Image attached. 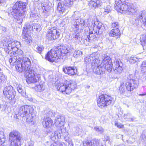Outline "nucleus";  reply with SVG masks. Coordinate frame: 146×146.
I'll use <instances>...</instances> for the list:
<instances>
[{"mask_svg": "<svg viewBox=\"0 0 146 146\" xmlns=\"http://www.w3.org/2000/svg\"><path fill=\"white\" fill-rule=\"evenodd\" d=\"M21 46L20 42L14 41L9 43L7 46L4 48L5 52L8 54L14 52V54L17 58L18 61L16 64V70L19 72L23 71L25 68L31 66V63L30 59L24 56V53L21 50H18Z\"/></svg>", "mask_w": 146, "mask_h": 146, "instance_id": "1", "label": "nucleus"}, {"mask_svg": "<svg viewBox=\"0 0 146 146\" xmlns=\"http://www.w3.org/2000/svg\"><path fill=\"white\" fill-rule=\"evenodd\" d=\"M26 3L21 1H17L13 5L11 13L16 19L19 24L22 23L26 10Z\"/></svg>", "mask_w": 146, "mask_h": 146, "instance_id": "2", "label": "nucleus"}, {"mask_svg": "<svg viewBox=\"0 0 146 146\" xmlns=\"http://www.w3.org/2000/svg\"><path fill=\"white\" fill-rule=\"evenodd\" d=\"M76 85L72 81H67L66 83H59L57 89L64 94H70L76 88Z\"/></svg>", "mask_w": 146, "mask_h": 146, "instance_id": "3", "label": "nucleus"}, {"mask_svg": "<svg viewBox=\"0 0 146 146\" xmlns=\"http://www.w3.org/2000/svg\"><path fill=\"white\" fill-rule=\"evenodd\" d=\"M28 67V68H26L25 69L23 70L25 71V76L27 78L26 79L27 82L30 84L38 82L40 78V75L35 73L33 70V67H31V65L30 66Z\"/></svg>", "mask_w": 146, "mask_h": 146, "instance_id": "4", "label": "nucleus"}, {"mask_svg": "<svg viewBox=\"0 0 146 146\" xmlns=\"http://www.w3.org/2000/svg\"><path fill=\"white\" fill-rule=\"evenodd\" d=\"M33 111V109L31 107L27 105L21 106L19 108L18 114L21 117H26L27 122H31L33 119L31 113Z\"/></svg>", "mask_w": 146, "mask_h": 146, "instance_id": "5", "label": "nucleus"}, {"mask_svg": "<svg viewBox=\"0 0 146 146\" xmlns=\"http://www.w3.org/2000/svg\"><path fill=\"white\" fill-rule=\"evenodd\" d=\"M21 135L18 131L13 130L9 134V139L11 143L10 146H18L21 144Z\"/></svg>", "mask_w": 146, "mask_h": 146, "instance_id": "6", "label": "nucleus"}, {"mask_svg": "<svg viewBox=\"0 0 146 146\" xmlns=\"http://www.w3.org/2000/svg\"><path fill=\"white\" fill-rule=\"evenodd\" d=\"M97 102L98 106L102 108L111 104L113 102V98L110 96L103 94L99 96Z\"/></svg>", "mask_w": 146, "mask_h": 146, "instance_id": "7", "label": "nucleus"}, {"mask_svg": "<svg viewBox=\"0 0 146 146\" xmlns=\"http://www.w3.org/2000/svg\"><path fill=\"white\" fill-rule=\"evenodd\" d=\"M128 0H115L114 8L118 12L125 13L128 12Z\"/></svg>", "mask_w": 146, "mask_h": 146, "instance_id": "8", "label": "nucleus"}, {"mask_svg": "<svg viewBox=\"0 0 146 146\" xmlns=\"http://www.w3.org/2000/svg\"><path fill=\"white\" fill-rule=\"evenodd\" d=\"M54 47L51 49L46 54L45 56V59L50 62H53L56 61L58 58H60L61 56L59 54Z\"/></svg>", "mask_w": 146, "mask_h": 146, "instance_id": "9", "label": "nucleus"}, {"mask_svg": "<svg viewBox=\"0 0 146 146\" xmlns=\"http://www.w3.org/2000/svg\"><path fill=\"white\" fill-rule=\"evenodd\" d=\"M113 64L111 58L108 56H105L101 63V66H102L104 72L106 70L109 72L112 71Z\"/></svg>", "mask_w": 146, "mask_h": 146, "instance_id": "10", "label": "nucleus"}, {"mask_svg": "<svg viewBox=\"0 0 146 146\" xmlns=\"http://www.w3.org/2000/svg\"><path fill=\"white\" fill-rule=\"evenodd\" d=\"M3 93L4 96L10 100L14 99L16 94L15 91L11 86L5 87L3 91Z\"/></svg>", "mask_w": 146, "mask_h": 146, "instance_id": "11", "label": "nucleus"}, {"mask_svg": "<svg viewBox=\"0 0 146 146\" xmlns=\"http://www.w3.org/2000/svg\"><path fill=\"white\" fill-rule=\"evenodd\" d=\"M99 62L98 60H94V62L92 63V68L93 71L96 74H103L105 72L104 70L103 69L102 66H101V64L100 65H98Z\"/></svg>", "mask_w": 146, "mask_h": 146, "instance_id": "12", "label": "nucleus"}, {"mask_svg": "<svg viewBox=\"0 0 146 146\" xmlns=\"http://www.w3.org/2000/svg\"><path fill=\"white\" fill-rule=\"evenodd\" d=\"M64 118L63 116H59L56 117L55 120V124L58 129L61 130L62 133V130H65L64 128Z\"/></svg>", "mask_w": 146, "mask_h": 146, "instance_id": "13", "label": "nucleus"}, {"mask_svg": "<svg viewBox=\"0 0 146 146\" xmlns=\"http://www.w3.org/2000/svg\"><path fill=\"white\" fill-rule=\"evenodd\" d=\"M56 50L58 55L61 56L60 58H62L63 54H65L70 52L69 49L66 46L60 45L57 47H55Z\"/></svg>", "mask_w": 146, "mask_h": 146, "instance_id": "14", "label": "nucleus"}, {"mask_svg": "<svg viewBox=\"0 0 146 146\" xmlns=\"http://www.w3.org/2000/svg\"><path fill=\"white\" fill-rule=\"evenodd\" d=\"M38 3L40 7H42V4L43 9H44L45 11L48 12L52 7V4L47 0H39Z\"/></svg>", "mask_w": 146, "mask_h": 146, "instance_id": "15", "label": "nucleus"}, {"mask_svg": "<svg viewBox=\"0 0 146 146\" xmlns=\"http://www.w3.org/2000/svg\"><path fill=\"white\" fill-rule=\"evenodd\" d=\"M63 71L65 73L69 75L72 76L76 74L77 72V70L74 67L71 66H64L62 68Z\"/></svg>", "mask_w": 146, "mask_h": 146, "instance_id": "16", "label": "nucleus"}, {"mask_svg": "<svg viewBox=\"0 0 146 146\" xmlns=\"http://www.w3.org/2000/svg\"><path fill=\"white\" fill-rule=\"evenodd\" d=\"M102 2L99 0H90L88 1V5L90 8L95 9L101 7Z\"/></svg>", "mask_w": 146, "mask_h": 146, "instance_id": "17", "label": "nucleus"}, {"mask_svg": "<svg viewBox=\"0 0 146 146\" xmlns=\"http://www.w3.org/2000/svg\"><path fill=\"white\" fill-rule=\"evenodd\" d=\"M83 146H101L100 140L94 139L91 141H86L83 143Z\"/></svg>", "mask_w": 146, "mask_h": 146, "instance_id": "18", "label": "nucleus"}, {"mask_svg": "<svg viewBox=\"0 0 146 146\" xmlns=\"http://www.w3.org/2000/svg\"><path fill=\"white\" fill-rule=\"evenodd\" d=\"M42 125L45 128L50 127L53 124V121L48 117L44 118L42 119Z\"/></svg>", "mask_w": 146, "mask_h": 146, "instance_id": "19", "label": "nucleus"}, {"mask_svg": "<svg viewBox=\"0 0 146 146\" xmlns=\"http://www.w3.org/2000/svg\"><path fill=\"white\" fill-rule=\"evenodd\" d=\"M88 19L87 20V23L86 22V21H84L83 19H77L75 22H76V24L74 25L75 28L77 29L79 27V26H80L82 27H86L88 26L89 23H88L89 20Z\"/></svg>", "mask_w": 146, "mask_h": 146, "instance_id": "20", "label": "nucleus"}, {"mask_svg": "<svg viewBox=\"0 0 146 146\" xmlns=\"http://www.w3.org/2000/svg\"><path fill=\"white\" fill-rule=\"evenodd\" d=\"M92 23L93 26V31L94 30L95 28H97L98 30V33L101 34L103 32L104 29V27L101 22L98 21H92Z\"/></svg>", "mask_w": 146, "mask_h": 146, "instance_id": "21", "label": "nucleus"}, {"mask_svg": "<svg viewBox=\"0 0 146 146\" xmlns=\"http://www.w3.org/2000/svg\"><path fill=\"white\" fill-rule=\"evenodd\" d=\"M68 7L64 4L62 1H60L58 4L57 10L60 13H63L66 11L68 12V11L67 10Z\"/></svg>", "mask_w": 146, "mask_h": 146, "instance_id": "22", "label": "nucleus"}, {"mask_svg": "<svg viewBox=\"0 0 146 146\" xmlns=\"http://www.w3.org/2000/svg\"><path fill=\"white\" fill-rule=\"evenodd\" d=\"M52 28L49 30L47 32L46 34V37L48 39L50 40H53L56 39V37H57V35L55 36L54 33H55V31L52 30Z\"/></svg>", "mask_w": 146, "mask_h": 146, "instance_id": "23", "label": "nucleus"}, {"mask_svg": "<svg viewBox=\"0 0 146 146\" xmlns=\"http://www.w3.org/2000/svg\"><path fill=\"white\" fill-rule=\"evenodd\" d=\"M115 69L114 70L115 73L116 74H119L122 72L123 70V68L121 66V64L119 62L116 60L114 62Z\"/></svg>", "mask_w": 146, "mask_h": 146, "instance_id": "24", "label": "nucleus"}, {"mask_svg": "<svg viewBox=\"0 0 146 146\" xmlns=\"http://www.w3.org/2000/svg\"><path fill=\"white\" fill-rule=\"evenodd\" d=\"M96 53H93L92 54H91L90 56H87L86 57L84 58V62L86 64H88L92 60L91 62H93L94 60H98L95 56Z\"/></svg>", "mask_w": 146, "mask_h": 146, "instance_id": "25", "label": "nucleus"}, {"mask_svg": "<svg viewBox=\"0 0 146 146\" xmlns=\"http://www.w3.org/2000/svg\"><path fill=\"white\" fill-rule=\"evenodd\" d=\"M82 39L80 37L78 33H75L73 34L71 36V40L73 42L76 44L79 43L81 42Z\"/></svg>", "mask_w": 146, "mask_h": 146, "instance_id": "26", "label": "nucleus"}, {"mask_svg": "<svg viewBox=\"0 0 146 146\" xmlns=\"http://www.w3.org/2000/svg\"><path fill=\"white\" fill-rule=\"evenodd\" d=\"M128 86H129L130 87V91H131L137 86V84L136 80L133 79H131L128 82Z\"/></svg>", "mask_w": 146, "mask_h": 146, "instance_id": "27", "label": "nucleus"}, {"mask_svg": "<svg viewBox=\"0 0 146 146\" xmlns=\"http://www.w3.org/2000/svg\"><path fill=\"white\" fill-rule=\"evenodd\" d=\"M10 54H11L10 56V57L9 59V61L11 64L16 65V64L17 63L16 62L18 60L16 56H15V55L14 54V52H13V53H11Z\"/></svg>", "mask_w": 146, "mask_h": 146, "instance_id": "28", "label": "nucleus"}, {"mask_svg": "<svg viewBox=\"0 0 146 146\" xmlns=\"http://www.w3.org/2000/svg\"><path fill=\"white\" fill-rule=\"evenodd\" d=\"M110 35L112 36H119L120 35V32L119 29H113L110 32Z\"/></svg>", "mask_w": 146, "mask_h": 146, "instance_id": "29", "label": "nucleus"}, {"mask_svg": "<svg viewBox=\"0 0 146 146\" xmlns=\"http://www.w3.org/2000/svg\"><path fill=\"white\" fill-rule=\"evenodd\" d=\"M45 86L44 82L41 83L39 85H36L34 88L37 91L41 92L45 89Z\"/></svg>", "mask_w": 146, "mask_h": 146, "instance_id": "30", "label": "nucleus"}, {"mask_svg": "<svg viewBox=\"0 0 146 146\" xmlns=\"http://www.w3.org/2000/svg\"><path fill=\"white\" fill-rule=\"evenodd\" d=\"M136 9H135L133 4H130L128 6V15H133L135 12Z\"/></svg>", "mask_w": 146, "mask_h": 146, "instance_id": "31", "label": "nucleus"}, {"mask_svg": "<svg viewBox=\"0 0 146 146\" xmlns=\"http://www.w3.org/2000/svg\"><path fill=\"white\" fill-rule=\"evenodd\" d=\"M74 0H64L62 1L64 4L67 7H70L73 4V1Z\"/></svg>", "mask_w": 146, "mask_h": 146, "instance_id": "32", "label": "nucleus"}, {"mask_svg": "<svg viewBox=\"0 0 146 146\" xmlns=\"http://www.w3.org/2000/svg\"><path fill=\"white\" fill-rule=\"evenodd\" d=\"M22 40L23 41L27 42V43H30L31 40L30 36L27 35L23 34L22 36Z\"/></svg>", "mask_w": 146, "mask_h": 146, "instance_id": "33", "label": "nucleus"}, {"mask_svg": "<svg viewBox=\"0 0 146 146\" xmlns=\"http://www.w3.org/2000/svg\"><path fill=\"white\" fill-rule=\"evenodd\" d=\"M5 141L4 133L3 131L0 130V146Z\"/></svg>", "mask_w": 146, "mask_h": 146, "instance_id": "34", "label": "nucleus"}, {"mask_svg": "<svg viewBox=\"0 0 146 146\" xmlns=\"http://www.w3.org/2000/svg\"><path fill=\"white\" fill-rule=\"evenodd\" d=\"M94 130L96 132L100 134H102L104 131L103 128L100 126L95 127L94 128Z\"/></svg>", "mask_w": 146, "mask_h": 146, "instance_id": "35", "label": "nucleus"}, {"mask_svg": "<svg viewBox=\"0 0 146 146\" xmlns=\"http://www.w3.org/2000/svg\"><path fill=\"white\" fill-rule=\"evenodd\" d=\"M44 49V47L42 45H38L35 50L36 52L41 54Z\"/></svg>", "mask_w": 146, "mask_h": 146, "instance_id": "36", "label": "nucleus"}, {"mask_svg": "<svg viewBox=\"0 0 146 146\" xmlns=\"http://www.w3.org/2000/svg\"><path fill=\"white\" fill-rule=\"evenodd\" d=\"M7 76H5L2 72H0V84L2 82H6Z\"/></svg>", "mask_w": 146, "mask_h": 146, "instance_id": "37", "label": "nucleus"}, {"mask_svg": "<svg viewBox=\"0 0 146 146\" xmlns=\"http://www.w3.org/2000/svg\"><path fill=\"white\" fill-rule=\"evenodd\" d=\"M82 132L81 128L76 127L74 129V133L75 135H78L81 134Z\"/></svg>", "mask_w": 146, "mask_h": 146, "instance_id": "38", "label": "nucleus"}, {"mask_svg": "<svg viewBox=\"0 0 146 146\" xmlns=\"http://www.w3.org/2000/svg\"><path fill=\"white\" fill-rule=\"evenodd\" d=\"M82 52L80 50L75 51L74 54V56L75 58H78L82 56Z\"/></svg>", "mask_w": 146, "mask_h": 146, "instance_id": "39", "label": "nucleus"}, {"mask_svg": "<svg viewBox=\"0 0 146 146\" xmlns=\"http://www.w3.org/2000/svg\"><path fill=\"white\" fill-rule=\"evenodd\" d=\"M17 88L18 92L20 93L22 96H24L25 94V91L22 89V86L20 85L18 86Z\"/></svg>", "mask_w": 146, "mask_h": 146, "instance_id": "40", "label": "nucleus"}, {"mask_svg": "<svg viewBox=\"0 0 146 146\" xmlns=\"http://www.w3.org/2000/svg\"><path fill=\"white\" fill-rule=\"evenodd\" d=\"M32 29H35L36 31H40L41 30L40 26L36 24H35L32 26Z\"/></svg>", "mask_w": 146, "mask_h": 146, "instance_id": "41", "label": "nucleus"}, {"mask_svg": "<svg viewBox=\"0 0 146 146\" xmlns=\"http://www.w3.org/2000/svg\"><path fill=\"white\" fill-rule=\"evenodd\" d=\"M58 138L57 131H56L54 133H52L51 137V138L52 140L55 141V139Z\"/></svg>", "mask_w": 146, "mask_h": 146, "instance_id": "42", "label": "nucleus"}, {"mask_svg": "<svg viewBox=\"0 0 146 146\" xmlns=\"http://www.w3.org/2000/svg\"><path fill=\"white\" fill-rule=\"evenodd\" d=\"M142 71L143 72H146V62H143L141 66Z\"/></svg>", "mask_w": 146, "mask_h": 146, "instance_id": "43", "label": "nucleus"}, {"mask_svg": "<svg viewBox=\"0 0 146 146\" xmlns=\"http://www.w3.org/2000/svg\"><path fill=\"white\" fill-rule=\"evenodd\" d=\"M103 9L104 10V14H106L111 11V7L110 5H108L105 8Z\"/></svg>", "mask_w": 146, "mask_h": 146, "instance_id": "44", "label": "nucleus"}, {"mask_svg": "<svg viewBox=\"0 0 146 146\" xmlns=\"http://www.w3.org/2000/svg\"><path fill=\"white\" fill-rule=\"evenodd\" d=\"M52 30H55L56 31L55 33H54V35L55 36V35H57L58 37H56V39L58 38L60 34L59 31V30H57L56 28L55 27H54L53 28H52Z\"/></svg>", "mask_w": 146, "mask_h": 146, "instance_id": "45", "label": "nucleus"}, {"mask_svg": "<svg viewBox=\"0 0 146 146\" xmlns=\"http://www.w3.org/2000/svg\"><path fill=\"white\" fill-rule=\"evenodd\" d=\"M111 27L112 28H113V29H115L116 28L119 29V24L117 22H114L112 23Z\"/></svg>", "mask_w": 146, "mask_h": 146, "instance_id": "46", "label": "nucleus"}, {"mask_svg": "<svg viewBox=\"0 0 146 146\" xmlns=\"http://www.w3.org/2000/svg\"><path fill=\"white\" fill-rule=\"evenodd\" d=\"M137 58L134 57H131L129 59V61L131 63H134L137 61Z\"/></svg>", "mask_w": 146, "mask_h": 146, "instance_id": "47", "label": "nucleus"}, {"mask_svg": "<svg viewBox=\"0 0 146 146\" xmlns=\"http://www.w3.org/2000/svg\"><path fill=\"white\" fill-rule=\"evenodd\" d=\"M44 13L42 16V17L45 19L50 14V12L49 11L48 12H47V11H44Z\"/></svg>", "mask_w": 146, "mask_h": 146, "instance_id": "48", "label": "nucleus"}, {"mask_svg": "<svg viewBox=\"0 0 146 146\" xmlns=\"http://www.w3.org/2000/svg\"><path fill=\"white\" fill-rule=\"evenodd\" d=\"M142 17L141 15H139L138 17V19H135V23L137 24L138 25L140 21H141V19H142Z\"/></svg>", "mask_w": 146, "mask_h": 146, "instance_id": "49", "label": "nucleus"}, {"mask_svg": "<svg viewBox=\"0 0 146 146\" xmlns=\"http://www.w3.org/2000/svg\"><path fill=\"white\" fill-rule=\"evenodd\" d=\"M142 40L145 43L144 46H146V33L142 36Z\"/></svg>", "mask_w": 146, "mask_h": 146, "instance_id": "50", "label": "nucleus"}, {"mask_svg": "<svg viewBox=\"0 0 146 146\" xmlns=\"http://www.w3.org/2000/svg\"><path fill=\"white\" fill-rule=\"evenodd\" d=\"M24 29L27 30V31H28V30H32V29H32V26L28 24L26 25L25 27H24Z\"/></svg>", "mask_w": 146, "mask_h": 146, "instance_id": "51", "label": "nucleus"}, {"mask_svg": "<svg viewBox=\"0 0 146 146\" xmlns=\"http://www.w3.org/2000/svg\"><path fill=\"white\" fill-rule=\"evenodd\" d=\"M115 125L117 126L119 128H121L123 127V125L120 123H119L117 122L115 123Z\"/></svg>", "mask_w": 146, "mask_h": 146, "instance_id": "52", "label": "nucleus"}, {"mask_svg": "<svg viewBox=\"0 0 146 146\" xmlns=\"http://www.w3.org/2000/svg\"><path fill=\"white\" fill-rule=\"evenodd\" d=\"M92 34L87 35V38L86 39V40L89 41L90 40L93 39L92 38Z\"/></svg>", "mask_w": 146, "mask_h": 146, "instance_id": "53", "label": "nucleus"}, {"mask_svg": "<svg viewBox=\"0 0 146 146\" xmlns=\"http://www.w3.org/2000/svg\"><path fill=\"white\" fill-rule=\"evenodd\" d=\"M27 146H34V143L31 140L29 141L28 142Z\"/></svg>", "mask_w": 146, "mask_h": 146, "instance_id": "54", "label": "nucleus"}, {"mask_svg": "<svg viewBox=\"0 0 146 146\" xmlns=\"http://www.w3.org/2000/svg\"><path fill=\"white\" fill-rule=\"evenodd\" d=\"M41 22L43 24H44L46 23L47 22V21L46 19H45V18L42 17V19H41Z\"/></svg>", "mask_w": 146, "mask_h": 146, "instance_id": "55", "label": "nucleus"}, {"mask_svg": "<svg viewBox=\"0 0 146 146\" xmlns=\"http://www.w3.org/2000/svg\"><path fill=\"white\" fill-rule=\"evenodd\" d=\"M0 29L4 32L6 31L7 30V29L6 27L2 26L0 27Z\"/></svg>", "mask_w": 146, "mask_h": 146, "instance_id": "56", "label": "nucleus"}, {"mask_svg": "<svg viewBox=\"0 0 146 146\" xmlns=\"http://www.w3.org/2000/svg\"><path fill=\"white\" fill-rule=\"evenodd\" d=\"M64 140L66 142H67L68 143L71 140V139H70L69 138V137H64Z\"/></svg>", "mask_w": 146, "mask_h": 146, "instance_id": "57", "label": "nucleus"}, {"mask_svg": "<svg viewBox=\"0 0 146 146\" xmlns=\"http://www.w3.org/2000/svg\"><path fill=\"white\" fill-rule=\"evenodd\" d=\"M136 120V118H132L129 119L128 121H135Z\"/></svg>", "mask_w": 146, "mask_h": 146, "instance_id": "58", "label": "nucleus"}, {"mask_svg": "<svg viewBox=\"0 0 146 146\" xmlns=\"http://www.w3.org/2000/svg\"><path fill=\"white\" fill-rule=\"evenodd\" d=\"M38 1L37 3V6L36 7L38 9H41L42 8L43 9V6H42V7H40V5L38 3Z\"/></svg>", "mask_w": 146, "mask_h": 146, "instance_id": "59", "label": "nucleus"}, {"mask_svg": "<svg viewBox=\"0 0 146 146\" xmlns=\"http://www.w3.org/2000/svg\"><path fill=\"white\" fill-rule=\"evenodd\" d=\"M68 146H73V144L71 140L68 143Z\"/></svg>", "mask_w": 146, "mask_h": 146, "instance_id": "60", "label": "nucleus"}, {"mask_svg": "<svg viewBox=\"0 0 146 146\" xmlns=\"http://www.w3.org/2000/svg\"><path fill=\"white\" fill-rule=\"evenodd\" d=\"M50 146H57V144L56 143H54L52 144Z\"/></svg>", "mask_w": 146, "mask_h": 146, "instance_id": "61", "label": "nucleus"}, {"mask_svg": "<svg viewBox=\"0 0 146 146\" xmlns=\"http://www.w3.org/2000/svg\"><path fill=\"white\" fill-rule=\"evenodd\" d=\"M5 2V0H0V4H1Z\"/></svg>", "mask_w": 146, "mask_h": 146, "instance_id": "62", "label": "nucleus"}, {"mask_svg": "<svg viewBox=\"0 0 146 146\" xmlns=\"http://www.w3.org/2000/svg\"><path fill=\"white\" fill-rule=\"evenodd\" d=\"M146 95V94H139V95L141 96H145Z\"/></svg>", "mask_w": 146, "mask_h": 146, "instance_id": "63", "label": "nucleus"}, {"mask_svg": "<svg viewBox=\"0 0 146 146\" xmlns=\"http://www.w3.org/2000/svg\"><path fill=\"white\" fill-rule=\"evenodd\" d=\"M65 134L66 135H68V132H66V133H65Z\"/></svg>", "mask_w": 146, "mask_h": 146, "instance_id": "64", "label": "nucleus"}]
</instances>
